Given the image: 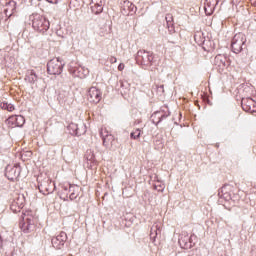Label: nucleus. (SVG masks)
I'll use <instances>...</instances> for the list:
<instances>
[{
  "label": "nucleus",
  "instance_id": "f257e3e1",
  "mask_svg": "<svg viewBox=\"0 0 256 256\" xmlns=\"http://www.w3.org/2000/svg\"><path fill=\"white\" fill-rule=\"evenodd\" d=\"M37 217L33 212L26 211L22 216V222L20 223V229L23 233H33L37 227Z\"/></svg>",
  "mask_w": 256,
  "mask_h": 256
},
{
  "label": "nucleus",
  "instance_id": "f03ea898",
  "mask_svg": "<svg viewBox=\"0 0 256 256\" xmlns=\"http://www.w3.org/2000/svg\"><path fill=\"white\" fill-rule=\"evenodd\" d=\"M29 19L32 22V27L35 29V31H38L39 33L49 31V20H47V18L44 16L40 14H32L30 15Z\"/></svg>",
  "mask_w": 256,
  "mask_h": 256
},
{
  "label": "nucleus",
  "instance_id": "7ed1b4c3",
  "mask_svg": "<svg viewBox=\"0 0 256 256\" xmlns=\"http://www.w3.org/2000/svg\"><path fill=\"white\" fill-rule=\"evenodd\" d=\"M100 135L102 137L104 147L110 148L111 151L119 149V140L116 139L115 136H113L111 132L107 130V128H101Z\"/></svg>",
  "mask_w": 256,
  "mask_h": 256
},
{
  "label": "nucleus",
  "instance_id": "20e7f679",
  "mask_svg": "<svg viewBox=\"0 0 256 256\" xmlns=\"http://www.w3.org/2000/svg\"><path fill=\"white\" fill-rule=\"evenodd\" d=\"M47 71L49 75H61L63 73V61L59 58H53L47 64Z\"/></svg>",
  "mask_w": 256,
  "mask_h": 256
},
{
  "label": "nucleus",
  "instance_id": "39448f33",
  "mask_svg": "<svg viewBox=\"0 0 256 256\" xmlns=\"http://www.w3.org/2000/svg\"><path fill=\"white\" fill-rule=\"evenodd\" d=\"M245 41H247V38H245V34L238 33L234 35L231 43L233 53H241V51H243Z\"/></svg>",
  "mask_w": 256,
  "mask_h": 256
},
{
  "label": "nucleus",
  "instance_id": "423d86ee",
  "mask_svg": "<svg viewBox=\"0 0 256 256\" xmlns=\"http://www.w3.org/2000/svg\"><path fill=\"white\" fill-rule=\"evenodd\" d=\"M88 101H90V103H100L101 99H103V93L101 92V89L92 86L89 88L88 90Z\"/></svg>",
  "mask_w": 256,
  "mask_h": 256
},
{
  "label": "nucleus",
  "instance_id": "0eeeda50",
  "mask_svg": "<svg viewBox=\"0 0 256 256\" xmlns=\"http://www.w3.org/2000/svg\"><path fill=\"white\" fill-rule=\"evenodd\" d=\"M214 65L220 71H225L226 67L231 65V61L225 55L219 54L214 58Z\"/></svg>",
  "mask_w": 256,
  "mask_h": 256
},
{
  "label": "nucleus",
  "instance_id": "6e6552de",
  "mask_svg": "<svg viewBox=\"0 0 256 256\" xmlns=\"http://www.w3.org/2000/svg\"><path fill=\"white\" fill-rule=\"evenodd\" d=\"M23 207H25V196L23 195H17L11 205H10V209L11 211H13V213H19L21 211V209H23Z\"/></svg>",
  "mask_w": 256,
  "mask_h": 256
},
{
  "label": "nucleus",
  "instance_id": "1a4fd4ad",
  "mask_svg": "<svg viewBox=\"0 0 256 256\" xmlns=\"http://www.w3.org/2000/svg\"><path fill=\"white\" fill-rule=\"evenodd\" d=\"M241 105L243 111H246V113H256V102L253 98H243Z\"/></svg>",
  "mask_w": 256,
  "mask_h": 256
},
{
  "label": "nucleus",
  "instance_id": "9d476101",
  "mask_svg": "<svg viewBox=\"0 0 256 256\" xmlns=\"http://www.w3.org/2000/svg\"><path fill=\"white\" fill-rule=\"evenodd\" d=\"M7 124L9 127H12V129L15 127H23V125H25V117L22 115L10 116L7 119Z\"/></svg>",
  "mask_w": 256,
  "mask_h": 256
},
{
  "label": "nucleus",
  "instance_id": "9b49d317",
  "mask_svg": "<svg viewBox=\"0 0 256 256\" xmlns=\"http://www.w3.org/2000/svg\"><path fill=\"white\" fill-rule=\"evenodd\" d=\"M67 241V233L60 232L59 235L52 238V246L54 249H61Z\"/></svg>",
  "mask_w": 256,
  "mask_h": 256
},
{
  "label": "nucleus",
  "instance_id": "f8f14e48",
  "mask_svg": "<svg viewBox=\"0 0 256 256\" xmlns=\"http://www.w3.org/2000/svg\"><path fill=\"white\" fill-rule=\"evenodd\" d=\"M19 168H17V166H8L6 168V177L7 179H9V181H15V179H17V177H19Z\"/></svg>",
  "mask_w": 256,
  "mask_h": 256
},
{
  "label": "nucleus",
  "instance_id": "ddd939ff",
  "mask_svg": "<svg viewBox=\"0 0 256 256\" xmlns=\"http://www.w3.org/2000/svg\"><path fill=\"white\" fill-rule=\"evenodd\" d=\"M121 11L123 15H131V13H135V5H133V3L130 1H124Z\"/></svg>",
  "mask_w": 256,
  "mask_h": 256
},
{
  "label": "nucleus",
  "instance_id": "4468645a",
  "mask_svg": "<svg viewBox=\"0 0 256 256\" xmlns=\"http://www.w3.org/2000/svg\"><path fill=\"white\" fill-rule=\"evenodd\" d=\"M219 3L218 0H206L205 2V13H207L208 15H211L213 13V11H215V7H217V4Z\"/></svg>",
  "mask_w": 256,
  "mask_h": 256
},
{
  "label": "nucleus",
  "instance_id": "2eb2a0df",
  "mask_svg": "<svg viewBox=\"0 0 256 256\" xmlns=\"http://www.w3.org/2000/svg\"><path fill=\"white\" fill-rule=\"evenodd\" d=\"M91 9L95 15H99V13H103V2H101V0H92Z\"/></svg>",
  "mask_w": 256,
  "mask_h": 256
},
{
  "label": "nucleus",
  "instance_id": "dca6fc26",
  "mask_svg": "<svg viewBox=\"0 0 256 256\" xmlns=\"http://www.w3.org/2000/svg\"><path fill=\"white\" fill-rule=\"evenodd\" d=\"M141 135H143V128H136L130 133V139L139 141V139H141Z\"/></svg>",
  "mask_w": 256,
  "mask_h": 256
},
{
  "label": "nucleus",
  "instance_id": "f3484780",
  "mask_svg": "<svg viewBox=\"0 0 256 256\" xmlns=\"http://www.w3.org/2000/svg\"><path fill=\"white\" fill-rule=\"evenodd\" d=\"M25 80L28 81L29 83H35V81H37V74L35 73V71L28 70Z\"/></svg>",
  "mask_w": 256,
  "mask_h": 256
},
{
  "label": "nucleus",
  "instance_id": "a211bd4d",
  "mask_svg": "<svg viewBox=\"0 0 256 256\" xmlns=\"http://www.w3.org/2000/svg\"><path fill=\"white\" fill-rule=\"evenodd\" d=\"M229 189H231V185H224L222 188V195L224 199H226V201L231 200V194H227V191H229Z\"/></svg>",
  "mask_w": 256,
  "mask_h": 256
},
{
  "label": "nucleus",
  "instance_id": "6ab92c4d",
  "mask_svg": "<svg viewBox=\"0 0 256 256\" xmlns=\"http://www.w3.org/2000/svg\"><path fill=\"white\" fill-rule=\"evenodd\" d=\"M47 184L51 185V180H48L47 182L40 184V188L45 189V191H47V193H49V191H51V189L49 187H47Z\"/></svg>",
  "mask_w": 256,
  "mask_h": 256
},
{
  "label": "nucleus",
  "instance_id": "aec40b11",
  "mask_svg": "<svg viewBox=\"0 0 256 256\" xmlns=\"http://www.w3.org/2000/svg\"><path fill=\"white\" fill-rule=\"evenodd\" d=\"M146 59H147V63H153V59H155V57L153 56V53L147 52Z\"/></svg>",
  "mask_w": 256,
  "mask_h": 256
},
{
  "label": "nucleus",
  "instance_id": "412c9836",
  "mask_svg": "<svg viewBox=\"0 0 256 256\" xmlns=\"http://www.w3.org/2000/svg\"><path fill=\"white\" fill-rule=\"evenodd\" d=\"M166 21L167 23H173V14H167Z\"/></svg>",
  "mask_w": 256,
  "mask_h": 256
},
{
  "label": "nucleus",
  "instance_id": "4be33fe9",
  "mask_svg": "<svg viewBox=\"0 0 256 256\" xmlns=\"http://www.w3.org/2000/svg\"><path fill=\"white\" fill-rule=\"evenodd\" d=\"M109 61H110V63H117V57H115V56H111L110 58H109Z\"/></svg>",
  "mask_w": 256,
  "mask_h": 256
},
{
  "label": "nucleus",
  "instance_id": "5701e85b",
  "mask_svg": "<svg viewBox=\"0 0 256 256\" xmlns=\"http://www.w3.org/2000/svg\"><path fill=\"white\" fill-rule=\"evenodd\" d=\"M7 111H15V107L12 104H8V107L6 108Z\"/></svg>",
  "mask_w": 256,
  "mask_h": 256
},
{
  "label": "nucleus",
  "instance_id": "b1692460",
  "mask_svg": "<svg viewBox=\"0 0 256 256\" xmlns=\"http://www.w3.org/2000/svg\"><path fill=\"white\" fill-rule=\"evenodd\" d=\"M123 69H125V64L120 63V64L118 65V71H123Z\"/></svg>",
  "mask_w": 256,
  "mask_h": 256
},
{
  "label": "nucleus",
  "instance_id": "393cba45",
  "mask_svg": "<svg viewBox=\"0 0 256 256\" xmlns=\"http://www.w3.org/2000/svg\"><path fill=\"white\" fill-rule=\"evenodd\" d=\"M48 3H52L53 5H57L59 3V0H46Z\"/></svg>",
  "mask_w": 256,
  "mask_h": 256
},
{
  "label": "nucleus",
  "instance_id": "a878e982",
  "mask_svg": "<svg viewBox=\"0 0 256 256\" xmlns=\"http://www.w3.org/2000/svg\"><path fill=\"white\" fill-rule=\"evenodd\" d=\"M8 105H9L8 103H2L1 107H2V109H6L7 110Z\"/></svg>",
  "mask_w": 256,
  "mask_h": 256
},
{
  "label": "nucleus",
  "instance_id": "bb28decb",
  "mask_svg": "<svg viewBox=\"0 0 256 256\" xmlns=\"http://www.w3.org/2000/svg\"><path fill=\"white\" fill-rule=\"evenodd\" d=\"M70 199H77V194L71 193L70 194Z\"/></svg>",
  "mask_w": 256,
  "mask_h": 256
}]
</instances>
